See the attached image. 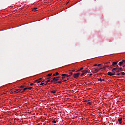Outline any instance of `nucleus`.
<instances>
[{
	"instance_id": "dca6fc26",
	"label": "nucleus",
	"mask_w": 125,
	"mask_h": 125,
	"mask_svg": "<svg viewBox=\"0 0 125 125\" xmlns=\"http://www.w3.org/2000/svg\"><path fill=\"white\" fill-rule=\"evenodd\" d=\"M106 69H107V66H105L103 68H100V70H106Z\"/></svg>"
},
{
	"instance_id": "6ab92c4d",
	"label": "nucleus",
	"mask_w": 125,
	"mask_h": 125,
	"mask_svg": "<svg viewBox=\"0 0 125 125\" xmlns=\"http://www.w3.org/2000/svg\"><path fill=\"white\" fill-rule=\"evenodd\" d=\"M14 92V93H18V92H19V91H18V89H17Z\"/></svg>"
},
{
	"instance_id": "b1692460",
	"label": "nucleus",
	"mask_w": 125,
	"mask_h": 125,
	"mask_svg": "<svg viewBox=\"0 0 125 125\" xmlns=\"http://www.w3.org/2000/svg\"><path fill=\"white\" fill-rule=\"evenodd\" d=\"M37 80L38 81L36 83H41V82H42L41 80H39V79Z\"/></svg>"
},
{
	"instance_id": "a18cd8bd",
	"label": "nucleus",
	"mask_w": 125,
	"mask_h": 125,
	"mask_svg": "<svg viewBox=\"0 0 125 125\" xmlns=\"http://www.w3.org/2000/svg\"><path fill=\"white\" fill-rule=\"evenodd\" d=\"M63 82H67V80H64Z\"/></svg>"
},
{
	"instance_id": "9d476101",
	"label": "nucleus",
	"mask_w": 125,
	"mask_h": 125,
	"mask_svg": "<svg viewBox=\"0 0 125 125\" xmlns=\"http://www.w3.org/2000/svg\"><path fill=\"white\" fill-rule=\"evenodd\" d=\"M95 69V73H98V72H99L100 69H97V68H94Z\"/></svg>"
},
{
	"instance_id": "8fccbe9b",
	"label": "nucleus",
	"mask_w": 125,
	"mask_h": 125,
	"mask_svg": "<svg viewBox=\"0 0 125 125\" xmlns=\"http://www.w3.org/2000/svg\"><path fill=\"white\" fill-rule=\"evenodd\" d=\"M39 81H41V80H42V78H39V79H38Z\"/></svg>"
},
{
	"instance_id": "39448f33",
	"label": "nucleus",
	"mask_w": 125,
	"mask_h": 125,
	"mask_svg": "<svg viewBox=\"0 0 125 125\" xmlns=\"http://www.w3.org/2000/svg\"><path fill=\"white\" fill-rule=\"evenodd\" d=\"M118 62H119V61H116L115 62H113L112 66H116V65H117V64H118Z\"/></svg>"
},
{
	"instance_id": "e433bc0d",
	"label": "nucleus",
	"mask_w": 125,
	"mask_h": 125,
	"mask_svg": "<svg viewBox=\"0 0 125 125\" xmlns=\"http://www.w3.org/2000/svg\"><path fill=\"white\" fill-rule=\"evenodd\" d=\"M69 74H70L69 76H70L71 75H72V74H73V73L70 72V73H69Z\"/></svg>"
},
{
	"instance_id": "7ed1b4c3",
	"label": "nucleus",
	"mask_w": 125,
	"mask_h": 125,
	"mask_svg": "<svg viewBox=\"0 0 125 125\" xmlns=\"http://www.w3.org/2000/svg\"><path fill=\"white\" fill-rule=\"evenodd\" d=\"M60 78V77L59 76L57 77H53V81L55 82V83H56V82H57L59 80Z\"/></svg>"
},
{
	"instance_id": "0eeeda50",
	"label": "nucleus",
	"mask_w": 125,
	"mask_h": 125,
	"mask_svg": "<svg viewBox=\"0 0 125 125\" xmlns=\"http://www.w3.org/2000/svg\"><path fill=\"white\" fill-rule=\"evenodd\" d=\"M123 120V118H119L118 119V121L119 122V124H122V120Z\"/></svg>"
},
{
	"instance_id": "37998d69",
	"label": "nucleus",
	"mask_w": 125,
	"mask_h": 125,
	"mask_svg": "<svg viewBox=\"0 0 125 125\" xmlns=\"http://www.w3.org/2000/svg\"><path fill=\"white\" fill-rule=\"evenodd\" d=\"M65 76H62V79H65Z\"/></svg>"
},
{
	"instance_id": "58836bf2",
	"label": "nucleus",
	"mask_w": 125,
	"mask_h": 125,
	"mask_svg": "<svg viewBox=\"0 0 125 125\" xmlns=\"http://www.w3.org/2000/svg\"><path fill=\"white\" fill-rule=\"evenodd\" d=\"M97 65H98L97 64H94V67H97Z\"/></svg>"
},
{
	"instance_id": "79ce46f5",
	"label": "nucleus",
	"mask_w": 125,
	"mask_h": 125,
	"mask_svg": "<svg viewBox=\"0 0 125 125\" xmlns=\"http://www.w3.org/2000/svg\"><path fill=\"white\" fill-rule=\"evenodd\" d=\"M109 62H106L104 64V65H107V64H109Z\"/></svg>"
},
{
	"instance_id": "603ef678",
	"label": "nucleus",
	"mask_w": 125,
	"mask_h": 125,
	"mask_svg": "<svg viewBox=\"0 0 125 125\" xmlns=\"http://www.w3.org/2000/svg\"><path fill=\"white\" fill-rule=\"evenodd\" d=\"M87 73H90V71H89V70H88V72H87Z\"/></svg>"
},
{
	"instance_id": "72a5a7b5",
	"label": "nucleus",
	"mask_w": 125,
	"mask_h": 125,
	"mask_svg": "<svg viewBox=\"0 0 125 125\" xmlns=\"http://www.w3.org/2000/svg\"><path fill=\"white\" fill-rule=\"evenodd\" d=\"M32 85H34V83H31L30 86H32Z\"/></svg>"
},
{
	"instance_id": "2eb2a0df",
	"label": "nucleus",
	"mask_w": 125,
	"mask_h": 125,
	"mask_svg": "<svg viewBox=\"0 0 125 125\" xmlns=\"http://www.w3.org/2000/svg\"><path fill=\"white\" fill-rule=\"evenodd\" d=\"M82 70H83V67H82L80 69H78L76 72H81Z\"/></svg>"
},
{
	"instance_id": "f257e3e1",
	"label": "nucleus",
	"mask_w": 125,
	"mask_h": 125,
	"mask_svg": "<svg viewBox=\"0 0 125 125\" xmlns=\"http://www.w3.org/2000/svg\"><path fill=\"white\" fill-rule=\"evenodd\" d=\"M82 74L80 75L81 77H83V75H85L86 73H88V70H84L82 71Z\"/></svg>"
},
{
	"instance_id": "864d4df0",
	"label": "nucleus",
	"mask_w": 125,
	"mask_h": 125,
	"mask_svg": "<svg viewBox=\"0 0 125 125\" xmlns=\"http://www.w3.org/2000/svg\"><path fill=\"white\" fill-rule=\"evenodd\" d=\"M47 85V83L45 84V85Z\"/></svg>"
},
{
	"instance_id": "473e14b6",
	"label": "nucleus",
	"mask_w": 125,
	"mask_h": 125,
	"mask_svg": "<svg viewBox=\"0 0 125 125\" xmlns=\"http://www.w3.org/2000/svg\"><path fill=\"white\" fill-rule=\"evenodd\" d=\"M120 75H121V73H118V74H116V76H120Z\"/></svg>"
},
{
	"instance_id": "f3484780",
	"label": "nucleus",
	"mask_w": 125,
	"mask_h": 125,
	"mask_svg": "<svg viewBox=\"0 0 125 125\" xmlns=\"http://www.w3.org/2000/svg\"><path fill=\"white\" fill-rule=\"evenodd\" d=\"M51 79H52V80H50V82L51 83H55V82H54V81H53V78H51Z\"/></svg>"
},
{
	"instance_id": "393cba45",
	"label": "nucleus",
	"mask_w": 125,
	"mask_h": 125,
	"mask_svg": "<svg viewBox=\"0 0 125 125\" xmlns=\"http://www.w3.org/2000/svg\"><path fill=\"white\" fill-rule=\"evenodd\" d=\"M121 74L122 75H124V76H125V72H121Z\"/></svg>"
},
{
	"instance_id": "4c0bfd02",
	"label": "nucleus",
	"mask_w": 125,
	"mask_h": 125,
	"mask_svg": "<svg viewBox=\"0 0 125 125\" xmlns=\"http://www.w3.org/2000/svg\"><path fill=\"white\" fill-rule=\"evenodd\" d=\"M21 90H22V89H18L19 92H20V91H21Z\"/></svg>"
},
{
	"instance_id": "09e8293b",
	"label": "nucleus",
	"mask_w": 125,
	"mask_h": 125,
	"mask_svg": "<svg viewBox=\"0 0 125 125\" xmlns=\"http://www.w3.org/2000/svg\"><path fill=\"white\" fill-rule=\"evenodd\" d=\"M75 70H73L71 71V72H75Z\"/></svg>"
},
{
	"instance_id": "f8f14e48",
	"label": "nucleus",
	"mask_w": 125,
	"mask_h": 125,
	"mask_svg": "<svg viewBox=\"0 0 125 125\" xmlns=\"http://www.w3.org/2000/svg\"><path fill=\"white\" fill-rule=\"evenodd\" d=\"M118 65L119 66H122V65H124V64L123 63V62H122V61L120 62Z\"/></svg>"
},
{
	"instance_id": "f704fd0d",
	"label": "nucleus",
	"mask_w": 125,
	"mask_h": 125,
	"mask_svg": "<svg viewBox=\"0 0 125 125\" xmlns=\"http://www.w3.org/2000/svg\"><path fill=\"white\" fill-rule=\"evenodd\" d=\"M101 65H102V64H98L97 65V67H100V66H101Z\"/></svg>"
},
{
	"instance_id": "ddd939ff",
	"label": "nucleus",
	"mask_w": 125,
	"mask_h": 125,
	"mask_svg": "<svg viewBox=\"0 0 125 125\" xmlns=\"http://www.w3.org/2000/svg\"><path fill=\"white\" fill-rule=\"evenodd\" d=\"M98 81H99L100 82H105V79L100 78L99 79H98Z\"/></svg>"
},
{
	"instance_id": "4be33fe9",
	"label": "nucleus",
	"mask_w": 125,
	"mask_h": 125,
	"mask_svg": "<svg viewBox=\"0 0 125 125\" xmlns=\"http://www.w3.org/2000/svg\"><path fill=\"white\" fill-rule=\"evenodd\" d=\"M51 93H56V91H55V90L51 91Z\"/></svg>"
},
{
	"instance_id": "a19ab883",
	"label": "nucleus",
	"mask_w": 125,
	"mask_h": 125,
	"mask_svg": "<svg viewBox=\"0 0 125 125\" xmlns=\"http://www.w3.org/2000/svg\"><path fill=\"white\" fill-rule=\"evenodd\" d=\"M37 82H38V80H35V81H34V82H33V83H37Z\"/></svg>"
},
{
	"instance_id": "c03bdc74",
	"label": "nucleus",
	"mask_w": 125,
	"mask_h": 125,
	"mask_svg": "<svg viewBox=\"0 0 125 125\" xmlns=\"http://www.w3.org/2000/svg\"><path fill=\"white\" fill-rule=\"evenodd\" d=\"M91 76H92V74H90L89 75L90 77H91Z\"/></svg>"
},
{
	"instance_id": "cd10ccee",
	"label": "nucleus",
	"mask_w": 125,
	"mask_h": 125,
	"mask_svg": "<svg viewBox=\"0 0 125 125\" xmlns=\"http://www.w3.org/2000/svg\"><path fill=\"white\" fill-rule=\"evenodd\" d=\"M112 74H114V76H115V74H116V72H115V71H112Z\"/></svg>"
},
{
	"instance_id": "aec40b11",
	"label": "nucleus",
	"mask_w": 125,
	"mask_h": 125,
	"mask_svg": "<svg viewBox=\"0 0 125 125\" xmlns=\"http://www.w3.org/2000/svg\"><path fill=\"white\" fill-rule=\"evenodd\" d=\"M36 9H38L37 8H34L32 9V11H37Z\"/></svg>"
},
{
	"instance_id": "de8ad7c7",
	"label": "nucleus",
	"mask_w": 125,
	"mask_h": 125,
	"mask_svg": "<svg viewBox=\"0 0 125 125\" xmlns=\"http://www.w3.org/2000/svg\"><path fill=\"white\" fill-rule=\"evenodd\" d=\"M55 76H56V75H55V74L53 75V77H55Z\"/></svg>"
},
{
	"instance_id": "a878e982",
	"label": "nucleus",
	"mask_w": 125,
	"mask_h": 125,
	"mask_svg": "<svg viewBox=\"0 0 125 125\" xmlns=\"http://www.w3.org/2000/svg\"><path fill=\"white\" fill-rule=\"evenodd\" d=\"M25 87V86H20L19 88H24Z\"/></svg>"
},
{
	"instance_id": "c756f323",
	"label": "nucleus",
	"mask_w": 125,
	"mask_h": 125,
	"mask_svg": "<svg viewBox=\"0 0 125 125\" xmlns=\"http://www.w3.org/2000/svg\"><path fill=\"white\" fill-rule=\"evenodd\" d=\"M77 74V75L78 76V77L80 76V75H81V73L79 72L76 73Z\"/></svg>"
},
{
	"instance_id": "5fc2aeb1",
	"label": "nucleus",
	"mask_w": 125,
	"mask_h": 125,
	"mask_svg": "<svg viewBox=\"0 0 125 125\" xmlns=\"http://www.w3.org/2000/svg\"><path fill=\"white\" fill-rule=\"evenodd\" d=\"M67 80H69V78H68Z\"/></svg>"
},
{
	"instance_id": "7c9ffc66",
	"label": "nucleus",
	"mask_w": 125,
	"mask_h": 125,
	"mask_svg": "<svg viewBox=\"0 0 125 125\" xmlns=\"http://www.w3.org/2000/svg\"><path fill=\"white\" fill-rule=\"evenodd\" d=\"M33 88L32 87H28L27 89H29L30 90H31V89H32Z\"/></svg>"
},
{
	"instance_id": "5701e85b",
	"label": "nucleus",
	"mask_w": 125,
	"mask_h": 125,
	"mask_svg": "<svg viewBox=\"0 0 125 125\" xmlns=\"http://www.w3.org/2000/svg\"><path fill=\"white\" fill-rule=\"evenodd\" d=\"M52 76V73H50V74H48V75L47 76V77H50V76Z\"/></svg>"
},
{
	"instance_id": "bb28decb",
	"label": "nucleus",
	"mask_w": 125,
	"mask_h": 125,
	"mask_svg": "<svg viewBox=\"0 0 125 125\" xmlns=\"http://www.w3.org/2000/svg\"><path fill=\"white\" fill-rule=\"evenodd\" d=\"M121 71H123V70H121V69H118L117 71H116L117 72V73H119L120 72H121Z\"/></svg>"
},
{
	"instance_id": "a211bd4d",
	"label": "nucleus",
	"mask_w": 125,
	"mask_h": 125,
	"mask_svg": "<svg viewBox=\"0 0 125 125\" xmlns=\"http://www.w3.org/2000/svg\"><path fill=\"white\" fill-rule=\"evenodd\" d=\"M27 89L28 88H24L21 92H25V91H26V90H27Z\"/></svg>"
},
{
	"instance_id": "c85d7f7f",
	"label": "nucleus",
	"mask_w": 125,
	"mask_h": 125,
	"mask_svg": "<svg viewBox=\"0 0 125 125\" xmlns=\"http://www.w3.org/2000/svg\"><path fill=\"white\" fill-rule=\"evenodd\" d=\"M87 104H88L89 105H91V104H92V103H91V102H88Z\"/></svg>"
},
{
	"instance_id": "f03ea898",
	"label": "nucleus",
	"mask_w": 125,
	"mask_h": 125,
	"mask_svg": "<svg viewBox=\"0 0 125 125\" xmlns=\"http://www.w3.org/2000/svg\"><path fill=\"white\" fill-rule=\"evenodd\" d=\"M118 70H120V71H123V68H118V67L113 68L112 70V72H114V71L115 72H117V71H118Z\"/></svg>"
},
{
	"instance_id": "20e7f679",
	"label": "nucleus",
	"mask_w": 125,
	"mask_h": 125,
	"mask_svg": "<svg viewBox=\"0 0 125 125\" xmlns=\"http://www.w3.org/2000/svg\"><path fill=\"white\" fill-rule=\"evenodd\" d=\"M62 83V80L60 79V81H57L55 83H53L54 84H56V83Z\"/></svg>"
},
{
	"instance_id": "ea45409f",
	"label": "nucleus",
	"mask_w": 125,
	"mask_h": 125,
	"mask_svg": "<svg viewBox=\"0 0 125 125\" xmlns=\"http://www.w3.org/2000/svg\"><path fill=\"white\" fill-rule=\"evenodd\" d=\"M106 68H107V69H109L110 68V66H106Z\"/></svg>"
},
{
	"instance_id": "c9c22d12",
	"label": "nucleus",
	"mask_w": 125,
	"mask_h": 125,
	"mask_svg": "<svg viewBox=\"0 0 125 125\" xmlns=\"http://www.w3.org/2000/svg\"><path fill=\"white\" fill-rule=\"evenodd\" d=\"M52 123H56V121H55V120H53V121H52Z\"/></svg>"
},
{
	"instance_id": "9b49d317",
	"label": "nucleus",
	"mask_w": 125,
	"mask_h": 125,
	"mask_svg": "<svg viewBox=\"0 0 125 125\" xmlns=\"http://www.w3.org/2000/svg\"><path fill=\"white\" fill-rule=\"evenodd\" d=\"M73 77H74V78H79V76L78 75V74L77 73L74 74L73 75Z\"/></svg>"
},
{
	"instance_id": "6e6552de",
	"label": "nucleus",
	"mask_w": 125,
	"mask_h": 125,
	"mask_svg": "<svg viewBox=\"0 0 125 125\" xmlns=\"http://www.w3.org/2000/svg\"><path fill=\"white\" fill-rule=\"evenodd\" d=\"M48 80L46 82V83H48L50 82V80H51V77L50 78H47Z\"/></svg>"
},
{
	"instance_id": "49530a36",
	"label": "nucleus",
	"mask_w": 125,
	"mask_h": 125,
	"mask_svg": "<svg viewBox=\"0 0 125 125\" xmlns=\"http://www.w3.org/2000/svg\"><path fill=\"white\" fill-rule=\"evenodd\" d=\"M87 101H87V100H85V101H84V102H87Z\"/></svg>"
},
{
	"instance_id": "3c124183",
	"label": "nucleus",
	"mask_w": 125,
	"mask_h": 125,
	"mask_svg": "<svg viewBox=\"0 0 125 125\" xmlns=\"http://www.w3.org/2000/svg\"><path fill=\"white\" fill-rule=\"evenodd\" d=\"M51 83H51V82H50V83H49V84H51Z\"/></svg>"
},
{
	"instance_id": "4468645a",
	"label": "nucleus",
	"mask_w": 125,
	"mask_h": 125,
	"mask_svg": "<svg viewBox=\"0 0 125 125\" xmlns=\"http://www.w3.org/2000/svg\"><path fill=\"white\" fill-rule=\"evenodd\" d=\"M44 81H45L44 80L43 81L41 82L42 83L40 84V85H43V84H45V83L44 82Z\"/></svg>"
},
{
	"instance_id": "1a4fd4ad",
	"label": "nucleus",
	"mask_w": 125,
	"mask_h": 125,
	"mask_svg": "<svg viewBox=\"0 0 125 125\" xmlns=\"http://www.w3.org/2000/svg\"><path fill=\"white\" fill-rule=\"evenodd\" d=\"M70 75H69L68 74H62V76L63 77H67V78L70 77Z\"/></svg>"
},
{
	"instance_id": "412c9836",
	"label": "nucleus",
	"mask_w": 125,
	"mask_h": 125,
	"mask_svg": "<svg viewBox=\"0 0 125 125\" xmlns=\"http://www.w3.org/2000/svg\"><path fill=\"white\" fill-rule=\"evenodd\" d=\"M121 61L122 62V63H123V65H125V60H123Z\"/></svg>"
},
{
	"instance_id": "423d86ee",
	"label": "nucleus",
	"mask_w": 125,
	"mask_h": 125,
	"mask_svg": "<svg viewBox=\"0 0 125 125\" xmlns=\"http://www.w3.org/2000/svg\"><path fill=\"white\" fill-rule=\"evenodd\" d=\"M107 75H108L109 76H110L111 77H112V76H114V74H113L111 72H108L107 73Z\"/></svg>"
},
{
	"instance_id": "2f4dec72",
	"label": "nucleus",
	"mask_w": 125,
	"mask_h": 125,
	"mask_svg": "<svg viewBox=\"0 0 125 125\" xmlns=\"http://www.w3.org/2000/svg\"><path fill=\"white\" fill-rule=\"evenodd\" d=\"M55 75L56 76H57V75H59V73L58 72H56Z\"/></svg>"
}]
</instances>
